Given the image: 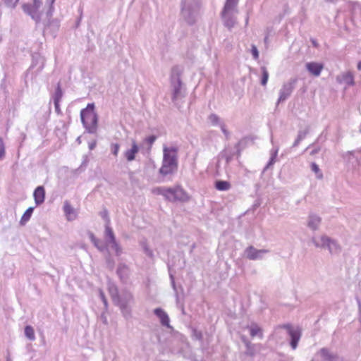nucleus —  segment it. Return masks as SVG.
<instances>
[{"label":"nucleus","instance_id":"14","mask_svg":"<svg viewBox=\"0 0 361 361\" xmlns=\"http://www.w3.org/2000/svg\"><path fill=\"white\" fill-rule=\"evenodd\" d=\"M318 354L323 361H339L341 359L336 353H334L328 348H322Z\"/></svg>","mask_w":361,"mask_h":361},{"label":"nucleus","instance_id":"43","mask_svg":"<svg viewBox=\"0 0 361 361\" xmlns=\"http://www.w3.org/2000/svg\"><path fill=\"white\" fill-rule=\"evenodd\" d=\"M142 247L146 255H147L149 257H153L152 250L149 249V247L147 246L146 243H143Z\"/></svg>","mask_w":361,"mask_h":361},{"label":"nucleus","instance_id":"16","mask_svg":"<svg viewBox=\"0 0 361 361\" xmlns=\"http://www.w3.org/2000/svg\"><path fill=\"white\" fill-rule=\"evenodd\" d=\"M305 68L310 74L314 77H318L324 69V65L317 62H308L305 64Z\"/></svg>","mask_w":361,"mask_h":361},{"label":"nucleus","instance_id":"56","mask_svg":"<svg viewBox=\"0 0 361 361\" xmlns=\"http://www.w3.org/2000/svg\"><path fill=\"white\" fill-rule=\"evenodd\" d=\"M195 336H196V338L199 340L202 338V334L200 332H198V333L195 332Z\"/></svg>","mask_w":361,"mask_h":361},{"label":"nucleus","instance_id":"10","mask_svg":"<svg viewBox=\"0 0 361 361\" xmlns=\"http://www.w3.org/2000/svg\"><path fill=\"white\" fill-rule=\"evenodd\" d=\"M298 79L296 78H292L287 82H284L279 92V99L276 102V105H279L281 102L286 101L293 92Z\"/></svg>","mask_w":361,"mask_h":361},{"label":"nucleus","instance_id":"60","mask_svg":"<svg viewBox=\"0 0 361 361\" xmlns=\"http://www.w3.org/2000/svg\"><path fill=\"white\" fill-rule=\"evenodd\" d=\"M6 361H11V359L8 356V357H6Z\"/></svg>","mask_w":361,"mask_h":361},{"label":"nucleus","instance_id":"13","mask_svg":"<svg viewBox=\"0 0 361 361\" xmlns=\"http://www.w3.org/2000/svg\"><path fill=\"white\" fill-rule=\"evenodd\" d=\"M268 252V250H257L252 245L247 247L245 250L246 257L250 260L260 259L262 258L263 255L267 254Z\"/></svg>","mask_w":361,"mask_h":361},{"label":"nucleus","instance_id":"19","mask_svg":"<svg viewBox=\"0 0 361 361\" xmlns=\"http://www.w3.org/2000/svg\"><path fill=\"white\" fill-rule=\"evenodd\" d=\"M35 202L37 205H40L44 202L45 190L43 186H38L33 192Z\"/></svg>","mask_w":361,"mask_h":361},{"label":"nucleus","instance_id":"3","mask_svg":"<svg viewBox=\"0 0 361 361\" xmlns=\"http://www.w3.org/2000/svg\"><path fill=\"white\" fill-rule=\"evenodd\" d=\"M239 0H226L221 12L223 24L228 30H231L237 23Z\"/></svg>","mask_w":361,"mask_h":361},{"label":"nucleus","instance_id":"54","mask_svg":"<svg viewBox=\"0 0 361 361\" xmlns=\"http://www.w3.org/2000/svg\"><path fill=\"white\" fill-rule=\"evenodd\" d=\"M319 150H320L319 148L314 149L312 150V152H310V154L314 155V154H317L319 152Z\"/></svg>","mask_w":361,"mask_h":361},{"label":"nucleus","instance_id":"34","mask_svg":"<svg viewBox=\"0 0 361 361\" xmlns=\"http://www.w3.org/2000/svg\"><path fill=\"white\" fill-rule=\"evenodd\" d=\"M311 170L315 173L317 179L322 180L323 178V173L316 163H312Z\"/></svg>","mask_w":361,"mask_h":361},{"label":"nucleus","instance_id":"61","mask_svg":"<svg viewBox=\"0 0 361 361\" xmlns=\"http://www.w3.org/2000/svg\"><path fill=\"white\" fill-rule=\"evenodd\" d=\"M358 305H359V307L360 309L361 308V302L360 301H358Z\"/></svg>","mask_w":361,"mask_h":361},{"label":"nucleus","instance_id":"24","mask_svg":"<svg viewBox=\"0 0 361 361\" xmlns=\"http://www.w3.org/2000/svg\"><path fill=\"white\" fill-rule=\"evenodd\" d=\"M89 238L91 242L94 244V245L99 250L104 251L106 250V245L103 243L100 240L97 239L93 233L89 231L88 232Z\"/></svg>","mask_w":361,"mask_h":361},{"label":"nucleus","instance_id":"37","mask_svg":"<svg viewBox=\"0 0 361 361\" xmlns=\"http://www.w3.org/2000/svg\"><path fill=\"white\" fill-rule=\"evenodd\" d=\"M115 251L117 256H120L122 254V248L116 240L111 243V244L107 245Z\"/></svg>","mask_w":361,"mask_h":361},{"label":"nucleus","instance_id":"64","mask_svg":"<svg viewBox=\"0 0 361 361\" xmlns=\"http://www.w3.org/2000/svg\"><path fill=\"white\" fill-rule=\"evenodd\" d=\"M267 41H268V39H267V37H265L264 42H266Z\"/></svg>","mask_w":361,"mask_h":361},{"label":"nucleus","instance_id":"9","mask_svg":"<svg viewBox=\"0 0 361 361\" xmlns=\"http://www.w3.org/2000/svg\"><path fill=\"white\" fill-rule=\"evenodd\" d=\"M55 0H46L44 6L47 8L46 11L47 16L48 18L47 23L44 25V31L50 30V31L55 32L59 28V22L56 19H50L53 15L54 8V4Z\"/></svg>","mask_w":361,"mask_h":361},{"label":"nucleus","instance_id":"1","mask_svg":"<svg viewBox=\"0 0 361 361\" xmlns=\"http://www.w3.org/2000/svg\"><path fill=\"white\" fill-rule=\"evenodd\" d=\"M178 169V148L176 147H163V161L159 173L163 176L173 174Z\"/></svg>","mask_w":361,"mask_h":361},{"label":"nucleus","instance_id":"15","mask_svg":"<svg viewBox=\"0 0 361 361\" xmlns=\"http://www.w3.org/2000/svg\"><path fill=\"white\" fill-rule=\"evenodd\" d=\"M116 273L123 283H127L130 275V269L128 265L124 263H120L118 265Z\"/></svg>","mask_w":361,"mask_h":361},{"label":"nucleus","instance_id":"46","mask_svg":"<svg viewBox=\"0 0 361 361\" xmlns=\"http://www.w3.org/2000/svg\"><path fill=\"white\" fill-rule=\"evenodd\" d=\"M100 215L103 219L106 220V224L109 225L110 220L109 218L107 210L104 209L103 212L100 213Z\"/></svg>","mask_w":361,"mask_h":361},{"label":"nucleus","instance_id":"51","mask_svg":"<svg viewBox=\"0 0 361 361\" xmlns=\"http://www.w3.org/2000/svg\"><path fill=\"white\" fill-rule=\"evenodd\" d=\"M220 126H221V130H222L223 133H224V134L226 135V137L228 138V136H229V133H228V131L226 129V128H225V125H224V123H221Z\"/></svg>","mask_w":361,"mask_h":361},{"label":"nucleus","instance_id":"31","mask_svg":"<svg viewBox=\"0 0 361 361\" xmlns=\"http://www.w3.org/2000/svg\"><path fill=\"white\" fill-rule=\"evenodd\" d=\"M278 152H279L278 147L271 150L270 159H269V162L267 163V166L264 167L263 172H264L266 170H267L271 166H272L275 163L276 158L278 154Z\"/></svg>","mask_w":361,"mask_h":361},{"label":"nucleus","instance_id":"36","mask_svg":"<svg viewBox=\"0 0 361 361\" xmlns=\"http://www.w3.org/2000/svg\"><path fill=\"white\" fill-rule=\"evenodd\" d=\"M343 80L348 85H354V77L350 72H348L343 75Z\"/></svg>","mask_w":361,"mask_h":361},{"label":"nucleus","instance_id":"48","mask_svg":"<svg viewBox=\"0 0 361 361\" xmlns=\"http://www.w3.org/2000/svg\"><path fill=\"white\" fill-rule=\"evenodd\" d=\"M246 346H247V351H246L245 353L247 355L254 356L255 353H254L253 350L251 348V343L250 342L246 343Z\"/></svg>","mask_w":361,"mask_h":361},{"label":"nucleus","instance_id":"30","mask_svg":"<svg viewBox=\"0 0 361 361\" xmlns=\"http://www.w3.org/2000/svg\"><path fill=\"white\" fill-rule=\"evenodd\" d=\"M250 331L252 337L256 336H258L260 338H262L263 337L262 329L255 324H253L250 326Z\"/></svg>","mask_w":361,"mask_h":361},{"label":"nucleus","instance_id":"42","mask_svg":"<svg viewBox=\"0 0 361 361\" xmlns=\"http://www.w3.org/2000/svg\"><path fill=\"white\" fill-rule=\"evenodd\" d=\"M251 53L252 54L253 58L255 60L259 59V51L257 47L255 44H252L251 46Z\"/></svg>","mask_w":361,"mask_h":361},{"label":"nucleus","instance_id":"6","mask_svg":"<svg viewBox=\"0 0 361 361\" xmlns=\"http://www.w3.org/2000/svg\"><path fill=\"white\" fill-rule=\"evenodd\" d=\"M134 303L133 293L128 289L124 288L120 292L118 300L114 305L118 306L123 316L128 319L131 317V305Z\"/></svg>","mask_w":361,"mask_h":361},{"label":"nucleus","instance_id":"32","mask_svg":"<svg viewBox=\"0 0 361 361\" xmlns=\"http://www.w3.org/2000/svg\"><path fill=\"white\" fill-rule=\"evenodd\" d=\"M234 155V152H228L227 149L223 150L220 153V157L226 160V164H229L230 161L233 159Z\"/></svg>","mask_w":361,"mask_h":361},{"label":"nucleus","instance_id":"17","mask_svg":"<svg viewBox=\"0 0 361 361\" xmlns=\"http://www.w3.org/2000/svg\"><path fill=\"white\" fill-rule=\"evenodd\" d=\"M45 65V59L39 54H35L32 55V63L31 65L32 68H36V72L40 73L44 68Z\"/></svg>","mask_w":361,"mask_h":361},{"label":"nucleus","instance_id":"26","mask_svg":"<svg viewBox=\"0 0 361 361\" xmlns=\"http://www.w3.org/2000/svg\"><path fill=\"white\" fill-rule=\"evenodd\" d=\"M108 290L109 295L111 298V300L114 303L116 301V300H118V298L120 295L118 287L115 284L109 283L108 285Z\"/></svg>","mask_w":361,"mask_h":361},{"label":"nucleus","instance_id":"5","mask_svg":"<svg viewBox=\"0 0 361 361\" xmlns=\"http://www.w3.org/2000/svg\"><path fill=\"white\" fill-rule=\"evenodd\" d=\"M200 3L198 0H182L180 15L189 25H192L197 20Z\"/></svg>","mask_w":361,"mask_h":361},{"label":"nucleus","instance_id":"11","mask_svg":"<svg viewBox=\"0 0 361 361\" xmlns=\"http://www.w3.org/2000/svg\"><path fill=\"white\" fill-rule=\"evenodd\" d=\"M164 197L169 201H185L188 199L187 194L180 187L166 188Z\"/></svg>","mask_w":361,"mask_h":361},{"label":"nucleus","instance_id":"21","mask_svg":"<svg viewBox=\"0 0 361 361\" xmlns=\"http://www.w3.org/2000/svg\"><path fill=\"white\" fill-rule=\"evenodd\" d=\"M63 212L68 221H73L76 219L77 213L68 201L64 202Z\"/></svg>","mask_w":361,"mask_h":361},{"label":"nucleus","instance_id":"2","mask_svg":"<svg viewBox=\"0 0 361 361\" xmlns=\"http://www.w3.org/2000/svg\"><path fill=\"white\" fill-rule=\"evenodd\" d=\"M182 69L176 66L172 68L171 73V99L176 106L185 97V90L180 79Z\"/></svg>","mask_w":361,"mask_h":361},{"label":"nucleus","instance_id":"35","mask_svg":"<svg viewBox=\"0 0 361 361\" xmlns=\"http://www.w3.org/2000/svg\"><path fill=\"white\" fill-rule=\"evenodd\" d=\"M262 71V80L261 85L265 86L267 84V81L269 79V72L265 66L261 67Z\"/></svg>","mask_w":361,"mask_h":361},{"label":"nucleus","instance_id":"7","mask_svg":"<svg viewBox=\"0 0 361 361\" xmlns=\"http://www.w3.org/2000/svg\"><path fill=\"white\" fill-rule=\"evenodd\" d=\"M312 242L315 247L326 249L331 255H338L341 252V247L338 242L327 235H321L319 237H313Z\"/></svg>","mask_w":361,"mask_h":361},{"label":"nucleus","instance_id":"22","mask_svg":"<svg viewBox=\"0 0 361 361\" xmlns=\"http://www.w3.org/2000/svg\"><path fill=\"white\" fill-rule=\"evenodd\" d=\"M139 147L135 140L132 142V147L130 149L125 152V157L128 161H132L135 158V154L138 152Z\"/></svg>","mask_w":361,"mask_h":361},{"label":"nucleus","instance_id":"25","mask_svg":"<svg viewBox=\"0 0 361 361\" xmlns=\"http://www.w3.org/2000/svg\"><path fill=\"white\" fill-rule=\"evenodd\" d=\"M108 290L109 295L111 298V300L114 303L116 301V300H118V298L120 295L118 287L115 284L109 283L108 285Z\"/></svg>","mask_w":361,"mask_h":361},{"label":"nucleus","instance_id":"50","mask_svg":"<svg viewBox=\"0 0 361 361\" xmlns=\"http://www.w3.org/2000/svg\"><path fill=\"white\" fill-rule=\"evenodd\" d=\"M354 152L353 151H348L344 155L343 157L346 159L348 161H350L351 157H353Z\"/></svg>","mask_w":361,"mask_h":361},{"label":"nucleus","instance_id":"55","mask_svg":"<svg viewBox=\"0 0 361 361\" xmlns=\"http://www.w3.org/2000/svg\"><path fill=\"white\" fill-rule=\"evenodd\" d=\"M170 278H171V280L172 286L175 289L176 286H175V281H174V278H173V275L171 274L170 275Z\"/></svg>","mask_w":361,"mask_h":361},{"label":"nucleus","instance_id":"63","mask_svg":"<svg viewBox=\"0 0 361 361\" xmlns=\"http://www.w3.org/2000/svg\"><path fill=\"white\" fill-rule=\"evenodd\" d=\"M103 320H104V323H106V318H103Z\"/></svg>","mask_w":361,"mask_h":361},{"label":"nucleus","instance_id":"40","mask_svg":"<svg viewBox=\"0 0 361 361\" xmlns=\"http://www.w3.org/2000/svg\"><path fill=\"white\" fill-rule=\"evenodd\" d=\"M119 149H120V145H119V144H118V143H112V144L111 145V152H112V154H113L115 157H117V155H118V154Z\"/></svg>","mask_w":361,"mask_h":361},{"label":"nucleus","instance_id":"52","mask_svg":"<svg viewBox=\"0 0 361 361\" xmlns=\"http://www.w3.org/2000/svg\"><path fill=\"white\" fill-rule=\"evenodd\" d=\"M59 102H54V106H55V111L58 114H60L61 113V109H60V106H59Z\"/></svg>","mask_w":361,"mask_h":361},{"label":"nucleus","instance_id":"23","mask_svg":"<svg viewBox=\"0 0 361 361\" xmlns=\"http://www.w3.org/2000/svg\"><path fill=\"white\" fill-rule=\"evenodd\" d=\"M104 238H105V244L104 245H106V248L107 247V245L111 244L112 242L116 240L112 228L108 224L105 225Z\"/></svg>","mask_w":361,"mask_h":361},{"label":"nucleus","instance_id":"39","mask_svg":"<svg viewBox=\"0 0 361 361\" xmlns=\"http://www.w3.org/2000/svg\"><path fill=\"white\" fill-rule=\"evenodd\" d=\"M209 120L212 123V124L214 126L218 125L220 122L219 117L216 114H214L209 115Z\"/></svg>","mask_w":361,"mask_h":361},{"label":"nucleus","instance_id":"44","mask_svg":"<svg viewBox=\"0 0 361 361\" xmlns=\"http://www.w3.org/2000/svg\"><path fill=\"white\" fill-rule=\"evenodd\" d=\"M5 155V147L4 143L2 138L0 137V159H1Z\"/></svg>","mask_w":361,"mask_h":361},{"label":"nucleus","instance_id":"62","mask_svg":"<svg viewBox=\"0 0 361 361\" xmlns=\"http://www.w3.org/2000/svg\"><path fill=\"white\" fill-rule=\"evenodd\" d=\"M103 320H104V323H106V318H103Z\"/></svg>","mask_w":361,"mask_h":361},{"label":"nucleus","instance_id":"18","mask_svg":"<svg viewBox=\"0 0 361 361\" xmlns=\"http://www.w3.org/2000/svg\"><path fill=\"white\" fill-rule=\"evenodd\" d=\"M154 313L160 319V322H161V325L167 326L169 328L171 327L170 324H169V322H170L169 317L167 313L165 311H164V310H162L161 308H159V307L156 308L154 310Z\"/></svg>","mask_w":361,"mask_h":361},{"label":"nucleus","instance_id":"53","mask_svg":"<svg viewBox=\"0 0 361 361\" xmlns=\"http://www.w3.org/2000/svg\"><path fill=\"white\" fill-rule=\"evenodd\" d=\"M96 145H97V142L95 140H94L93 142H91L89 143V149L90 150H93L96 147Z\"/></svg>","mask_w":361,"mask_h":361},{"label":"nucleus","instance_id":"28","mask_svg":"<svg viewBox=\"0 0 361 361\" xmlns=\"http://www.w3.org/2000/svg\"><path fill=\"white\" fill-rule=\"evenodd\" d=\"M215 188L219 191H227L231 188V183L226 180H217L215 183Z\"/></svg>","mask_w":361,"mask_h":361},{"label":"nucleus","instance_id":"57","mask_svg":"<svg viewBox=\"0 0 361 361\" xmlns=\"http://www.w3.org/2000/svg\"><path fill=\"white\" fill-rule=\"evenodd\" d=\"M357 69L361 71V61L357 63Z\"/></svg>","mask_w":361,"mask_h":361},{"label":"nucleus","instance_id":"45","mask_svg":"<svg viewBox=\"0 0 361 361\" xmlns=\"http://www.w3.org/2000/svg\"><path fill=\"white\" fill-rule=\"evenodd\" d=\"M99 297H100L101 300H102L105 308L106 309L107 306H108L107 300H106V298L104 292L102 290H99Z\"/></svg>","mask_w":361,"mask_h":361},{"label":"nucleus","instance_id":"20","mask_svg":"<svg viewBox=\"0 0 361 361\" xmlns=\"http://www.w3.org/2000/svg\"><path fill=\"white\" fill-rule=\"evenodd\" d=\"M321 221V217L314 214H310L308 216L307 226L312 231H316L319 228Z\"/></svg>","mask_w":361,"mask_h":361},{"label":"nucleus","instance_id":"27","mask_svg":"<svg viewBox=\"0 0 361 361\" xmlns=\"http://www.w3.org/2000/svg\"><path fill=\"white\" fill-rule=\"evenodd\" d=\"M309 131H310V128L308 126L306 127L305 129L303 130H299L298 137L293 144V147H297L299 145V143L300 142V141L302 140L306 137V135L309 133Z\"/></svg>","mask_w":361,"mask_h":361},{"label":"nucleus","instance_id":"49","mask_svg":"<svg viewBox=\"0 0 361 361\" xmlns=\"http://www.w3.org/2000/svg\"><path fill=\"white\" fill-rule=\"evenodd\" d=\"M156 139L157 137L155 135H151L145 139V142H147L149 145V146H152V144L155 142Z\"/></svg>","mask_w":361,"mask_h":361},{"label":"nucleus","instance_id":"41","mask_svg":"<svg viewBox=\"0 0 361 361\" xmlns=\"http://www.w3.org/2000/svg\"><path fill=\"white\" fill-rule=\"evenodd\" d=\"M166 187H157L152 190V192L157 195H161L164 197Z\"/></svg>","mask_w":361,"mask_h":361},{"label":"nucleus","instance_id":"38","mask_svg":"<svg viewBox=\"0 0 361 361\" xmlns=\"http://www.w3.org/2000/svg\"><path fill=\"white\" fill-rule=\"evenodd\" d=\"M63 97V92L60 87V85L58 84L57 87L56 89L54 96V102H60Z\"/></svg>","mask_w":361,"mask_h":361},{"label":"nucleus","instance_id":"58","mask_svg":"<svg viewBox=\"0 0 361 361\" xmlns=\"http://www.w3.org/2000/svg\"><path fill=\"white\" fill-rule=\"evenodd\" d=\"M76 141H77L79 144H80V143H81V137H80V136H79V137L77 138Z\"/></svg>","mask_w":361,"mask_h":361},{"label":"nucleus","instance_id":"12","mask_svg":"<svg viewBox=\"0 0 361 361\" xmlns=\"http://www.w3.org/2000/svg\"><path fill=\"white\" fill-rule=\"evenodd\" d=\"M279 328H284L287 330V333L290 337V346L293 350H295L297 348L298 343L301 336L300 329L298 328L293 329L289 324H284L279 326Z\"/></svg>","mask_w":361,"mask_h":361},{"label":"nucleus","instance_id":"47","mask_svg":"<svg viewBox=\"0 0 361 361\" xmlns=\"http://www.w3.org/2000/svg\"><path fill=\"white\" fill-rule=\"evenodd\" d=\"M4 1L5 4L7 6L14 8L19 0H13V1L4 0Z\"/></svg>","mask_w":361,"mask_h":361},{"label":"nucleus","instance_id":"8","mask_svg":"<svg viewBox=\"0 0 361 361\" xmlns=\"http://www.w3.org/2000/svg\"><path fill=\"white\" fill-rule=\"evenodd\" d=\"M44 8L47 10V8L44 6L43 7L42 0H32V3L25 4L23 5V11L30 16L37 24L40 22L41 16Z\"/></svg>","mask_w":361,"mask_h":361},{"label":"nucleus","instance_id":"33","mask_svg":"<svg viewBox=\"0 0 361 361\" xmlns=\"http://www.w3.org/2000/svg\"><path fill=\"white\" fill-rule=\"evenodd\" d=\"M25 335L30 341H34L35 339V331L31 326H25Z\"/></svg>","mask_w":361,"mask_h":361},{"label":"nucleus","instance_id":"59","mask_svg":"<svg viewBox=\"0 0 361 361\" xmlns=\"http://www.w3.org/2000/svg\"><path fill=\"white\" fill-rule=\"evenodd\" d=\"M248 21H249V18L247 17L246 19H245V25H246L248 24Z\"/></svg>","mask_w":361,"mask_h":361},{"label":"nucleus","instance_id":"29","mask_svg":"<svg viewBox=\"0 0 361 361\" xmlns=\"http://www.w3.org/2000/svg\"><path fill=\"white\" fill-rule=\"evenodd\" d=\"M34 207H29L23 214L21 219L20 221V224L21 225H25L30 219L32 214L33 212Z\"/></svg>","mask_w":361,"mask_h":361},{"label":"nucleus","instance_id":"4","mask_svg":"<svg viewBox=\"0 0 361 361\" xmlns=\"http://www.w3.org/2000/svg\"><path fill=\"white\" fill-rule=\"evenodd\" d=\"M81 122L86 131L94 134L98 128V115L94 111V103L88 104L85 109L80 111Z\"/></svg>","mask_w":361,"mask_h":361}]
</instances>
